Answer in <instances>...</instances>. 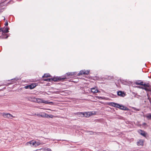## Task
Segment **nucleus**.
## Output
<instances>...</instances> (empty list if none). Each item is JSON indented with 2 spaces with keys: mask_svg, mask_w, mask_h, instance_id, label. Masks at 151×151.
I'll return each instance as SVG.
<instances>
[{
  "mask_svg": "<svg viewBox=\"0 0 151 151\" xmlns=\"http://www.w3.org/2000/svg\"><path fill=\"white\" fill-rule=\"evenodd\" d=\"M117 95L122 97L124 96H125V94L122 91H119L117 93Z\"/></svg>",
  "mask_w": 151,
  "mask_h": 151,
  "instance_id": "1a4fd4ad",
  "label": "nucleus"
},
{
  "mask_svg": "<svg viewBox=\"0 0 151 151\" xmlns=\"http://www.w3.org/2000/svg\"><path fill=\"white\" fill-rule=\"evenodd\" d=\"M35 144H36V146H37L40 145V143L39 142H36Z\"/></svg>",
  "mask_w": 151,
  "mask_h": 151,
  "instance_id": "a878e982",
  "label": "nucleus"
},
{
  "mask_svg": "<svg viewBox=\"0 0 151 151\" xmlns=\"http://www.w3.org/2000/svg\"><path fill=\"white\" fill-rule=\"evenodd\" d=\"M48 117H47V118H52L54 116L52 115H49L48 114Z\"/></svg>",
  "mask_w": 151,
  "mask_h": 151,
  "instance_id": "b1692460",
  "label": "nucleus"
},
{
  "mask_svg": "<svg viewBox=\"0 0 151 151\" xmlns=\"http://www.w3.org/2000/svg\"><path fill=\"white\" fill-rule=\"evenodd\" d=\"M12 80H16V81H17L18 80V79H16V78H14V79H12Z\"/></svg>",
  "mask_w": 151,
  "mask_h": 151,
  "instance_id": "2f4dec72",
  "label": "nucleus"
},
{
  "mask_svg": "<svg viewBox=\"0 0 151 151\" xmlns=\"http://www.w3.org/2000/svg\"><path fill=\"white\" fill-rule=\"evenodd\" d=\"M48 110H51L50 109H48Z\"/></svg>",
  "mask_w": 151,
  "mask_h": 151,
  "instance_id": "72a5a7b5",
  "label": "nucleus"
},
{
  "mask_svg": "<svg viewBox=\"0 0 151 151\" xmlns=\"http://www.w3.org/2000/svg\"><path fill=\"white\" fill-rule=\"evenodd\" d=\"M35 100V102H37V103H45V100L41 99L38 98H36Z\"/></svg>",
  "mask_w": 151,
  "mask_h": 151,
  "instance_id": "6e6552de",
  "label": "nucleus"
},
{
  "mask_svg": "<svg viewBox=\"0 0 151 151\" xmlns=\"http://www.w3.org/2000/svg\"><path fill=\"white\" fill-rule=\"evenodd\" d=\"M45 104H46L52 105L53 104V103L52 102L47 101L45 100Z\"/></svg>",
  "mask_w": 151,
  "mask_h": 151,
  "instance_id": "6ab92c4d",
  "label": "nucleus"
},
{
  "mask_svg": "<svg viewBox=\"0 0 151 151\" xmlns=\"http://www.w3.org/2000/svg\"><path fill=\"white\" fill-rule=\"evenodd\" d=\"M79 113H80L81 114H82V112H79Z\"/></svg>",
  "mask_w": 151,
  "mask_h": 151,
  "instance_id": "f704fd0d",
  "label": "nucleus"
},
{
  "mask_svg": "<svg viewBox=\"0 0 151 151\" xmlns=\"http://www.w3.org/2000/svg\"><path fill=\"white\" fill-rule=\"evenodd\" d=\"M25 88H26V89H27L28 88H29V85H27V86H25V87H24Z\"/></svg>",
  "mask_w": 151,
  "mask_h": 151,
  "instance_id": "cd10ccee",
  "label": "nucleus"
},
{
  "mask_svg": "<svg viewBox=\"0 0 151 151\" xmlns=\"http://www.w3.org/2000/svg\"><path fill=\"white\" fill-rule=\"evenodd\" d=\"M36 143V142L35 141L34 142H33V141H30L29 142H27L26 144V145H28L29 144H30V145H32V146L36 147V145H35V143Z\"/></svg>",
  "mask_w": 151,
  "mask_h": 151,
  "instance_id": "9d476101",
  "label": "nucleus"
},
{
  "mask_svg": "<svg viewBox=\"0 0 151 151\" xmlns=\"http://www.w3.org/2000/svg\"><path fill=\"white\" fill-rule=\"evenodd\" d=\"M27 98L29 101L33 102H35L36 98H35L33 96H28L27 97Z\"/></svg>",
  "mask_w": 151,
  "mask_h": 151,
  "instance_id": "0eeeda50",
  "label": "nucleus"
},
{
  "mask_svg": "<svg viewBox=\"0 0 151 151\" xmlns=\"http://www.w3.org/2000/svg\"><path fill=\"white\" fill-rule=\"evenodd\" d=\"M145 116L148 120H151V113H148L145 115Z\"/></svg>",
  "mask_w": 151,
  "mask_h": 151,
  "instance_id": "ddd939ff",
  "label": "nucleus"
},
{
  "mask_svg": "<svg viewBox=\"0 0 151 151\" xmlns=\"http://www.w3.org/2000/svg\"><path fill=\"white\" fill-rule=\"evenodd\" d=\"M138 145H143V142L142 140H139L137 142Z\"/></svg>",
  "mask_w": 151,
  "mask_h": 151,
  "instance_id": "dca6fc26",
  "label": "nucleus"
},
{
  "mask_svg": "<svg viewBox=\"0 0 151 151\" xmlns=\"http://www.w3.org/2000/svg\"><path fill=\"white\" fill-rule=\"evenodd\" d=\"M132 109L135 110L136 111H138L139 110L138 109H137L135 107H132Z\"/></svg>",
  "mask_w": 151,
  "mask_h": 151,
  "instance_id": "393cba45",
  "label": "nucleus"
},
{
  "mask_svg": "<svg viewBox=\"0 0 151 151\" xmlns=\"http://www.w3.org/2000/svg\"><path fill=\"white\" fill-rule=\"evenodd\" d=\"M118 104H117L114 102H110L109 103V105L112 106L116 107V106H117Z\"/></svg>",
  "mask_w": 151,
  "mask_h": 151,
  "instance_id": "4468645a",
  "label": "nucleus"
},
{
  "mask_svg": "<svg viewBox=\"0 0 151 151\" xmlns=\"http://www.w3.org/2000/svg\"><path fill=\"white\" fill-rule=\"evenodd\" d=\"M91 90V92L93 93H97L99 92V91L96 87L92 88Z\"/></svg>",
  "mask_w": 151,
  "mask_h": 151,
  "instance_id": "9b49d317",
  "label": "nucleus"
},
{
  "mask_svg": "<svg viewBox=\"0 0 151 151\" xmlns=\"http://www.w3.org/2000/svg\"><path fill=\"white\" fill-rule=\"evenodd\" d=\"M58 77H55V78H43V80L44 81H49V82H51L52 81H59L60 80L58 79Z\"/></svg>",
  "mask_w": 151,
  "mask_h": 151,
  "instance_id": "7ed1b4c3",
  "label": "nucleus"
},
{
  "mask_svg": "<svg viewBox=\"0 0 151 151\" xmlns=\"http://www.w3.org/2000/svg\"><path fill=\"white\" fill-rule=\"evenodd\" d=\"M138 132L141 135L144 137H146L147 133L143 130L141 129H139L138 131Z\"/></svg>",
  "mask_w": 151,
  "mask_h": 151,
  "instance_id": "423d86ee",
  "label": "nucleus"
},
{
  "mask_svg": "<svg viewBox=\"0 0 151 151\" xmlns=\"http://www.w3.org/2000/svg\"><path fill=\"white\" fill-rule=\"evenodd\" d=\"M37 84L36 83H32L31 85H29V89H32L34 88L37 86Z\"/></svg>",
  "mask_w": 151,
  "mask_h": 151,
  "instance_id": "f8f14e48",
  "label": "nucleus"
},
{
  "mask_svg": "<svg viewBox=\"0 0 151 151\" xmlns=\"http://www.w3.org/2000/svg\"><path fill=\"white\" fill-rule=\"evenodd\" d=\"M50 76V75L49 74L45 73L42 76L43 79L45 78H47Z\"/></svg>",
  "mask_w": 151,
  "mask_h": 151,
  "instance_id": "f3484780",
  "label": "nucleus"
},
{
  "mask_svg": "<svg viewBox=\"0 0 151 151\" xmlns=\"http://www.w3.org/2000/svg\"><path fill=\"white\" fill-rule=\"evenodd\" d=\"M76 74V72H68L66 73L64 76L59 77L58 79L60 81H62L65 79L69 78V77H70Z\"/></svg>",
  "mask_w": 151,
  "mask_h": 151,
  "instance_id": "f257e3e1",
  "label": "nucleus"
},
{
  "mask_svg": "<svg viewBox=\"0 0 151 151\" xmlns=\"http://www.w3.org/2000/svg\"><path fill=\"white\" fill-rule=\"evenodd\" d=\"M98 98L99 99H102V97H99V96H98Z\"/></svg>",
  "mask_w": 151,
  "mask_h": 151,
  "instance_id": "7c9ffc66",
  "label": "nucleus"
},
{
  "mask_svg": "<svg viewBox=\"0 0 151 151\" xmlns=\"http://www.w3.org/2000/svg\"><path fill=\"white\" fill-rule=\"evenodd\" d=\"M116 108H118L120 109L125 111L129 110V109L127 107L124 106L122 105H120L119 104H118L117 106H116Z\"/></svg>",
  "mask_w": 151,
  "mask_h": 151,
  "instance_id": "39448f33",
  "label": "nucleus"
},
{
  "mask_svg": "<svg viewBox=\"0 0 151 151\" xmlns=\"http://www.w3.org/2000/svg\"><path fill=\"white\" fill-rule=\"evenodd\" d=\"M8 24L7 20H6V22H5V24H4L5 26H7L8 25Z\"/></svg>",
  "mask_w": 151,
  "mask_h": 151,
  "instance_id": "bb28decb",
  "label": "nucleus"
},
{
  "mask_svg": "<svg viewBox=\"0 0 151 151\" xmlns=\"http://www.w3.org/2000/svg\"><path fill=\"white\" fill-rule=\"evenodd\" d=\"M46 150L47 151H51V149L50 148H47L46 149Z\"/></svg>",
  "mask_w": 151,
  "mask_h": 151,
  "instance_id": "c85d7f7f",
  "label": "nucleus"
},
{
  "mask_svg": "<svg viewBox=\"0 0 151 151\" xmlns=\"http://www.w3.org/2000/svg\"><path fill=\"white\" fill-rule=\"evenodd\" d=\"M136 83L137 85H141L143 86V82L142 81H141L139 83Z\"/></svg>",
  "mask_w": 151,
  "mask_h": 151,
  "instance_id": "5701e85b",
  "label": "nucleus"
},
{
  "mask_svg": "<svg viewBox=\"0 0 151 151\" xmlns=\"http://www.w3.org/2000/svg\"><path fill=\"white\" fill-rule=\"evenodd\" d=\"M2 17L4 18H3V19H4V20H5V17H4V16H3V17Z\"/></svg>",
  "mask_w": 151,
  "mask_h": 151,
  "instance_id": "473e14b6",
  "label": "nucleus"
},
{
  "mask_svg": "<svg viewBox=\"0 0 151 151\" xmlns=\"http://www.w3.org/2000/svg\"><path fill=\"white\" fill-rule=\"evenodd\" d=\"M83 74L85 75V73L84 72V70H81L80 72L77 75L78 76H80V75H82Z\"/></svg>",
  "mask_w": 151,
  "mask_h": 151,
  "instance_id": "a211bd4d",
  "label": "nucleus"
},
{
  "mask_svg": "<svg viewBox=\"0 0 151 151\" xmlns=\"http://www.w3.org/2000/svg\"><path fill=\"white\" fill-rule=\"evenodd\" d=\"M2 116L4 118H6L12 119V117H14L12 115L9 113H3L2 114Z\"/></svg>",
  "mask_w": 151,
  "mask_h": 151,
  "instance_id": "20e7f679",
  "label": "nucleus"
},
{
  "mask_svg": "<svg viewBox=\"0 0 151 151\" xmlns=\"http://www.w3.org/2000/svg\"><path fill=\"white\" fill-rule=\"evenodd\" d=\"M29 115H31V116H34V115H36L37 116H41V113H40L39 114H36V113H35L34 114H29Z\"/></svg>",
  "mask_w": 151,
  "mask_h": 151,
  "instance_id": "aec40b11",
  "label": "nucleus"
},
{
  "mask_svg": "<svg viewBox=\"0 0 151 151\" xmlns=\"http://www.w3.org/2000/svg\"><path fill=\"white\" fill-rule=\"evenodd\" d=\"M145 87H148L150 86V85L149 83H144L143 85Z\"/></svg>",
  "mask_w": 151,
  "mask_h": 151,
  "instance_id": "412c9836",
  "label": "nucleus"
},
{
  "mask_svg": "<svg viewBox=\"0 0 151 151\" xmlns=\"http://www.w3.org/2000/svg\"><path fill=\"white\" fill-rule=\"evenodd\" d=\"M2 35L0 36V38L1 39H7L8 37L9 36L5 34L6 33H8L9 31V28L7 27H2Z\"/></svg>",
  "mask_w": 151,
  "mask_h": 151,
  "instance_id": "f03ea898",
  "label": "nucleus"
},
{
  "mask_svg": "<svg viewBox=\"0 0 151 151\" xmlns=\"http://www.w3.org/2000/svg\"><path fill=\"white\" fill-rule=\"evenodd\" d=\"M48 114L45 113H41V117L43 118H46L48 117Z\"/></svg>",
  "mask_w": 151,
  "mask_h": 151,
  "instance_id": "2eb2a0df",
  "label": "nucleus"
},
{
  "mask_svg": "<svg viewBox=\"0 0 151 151\" xmlns=\"http://www.w3.org/2000/svg\"><path fill=\"white\" fill-rule=\"evenodd\" d=\"M84 72L85 73V75H88L89 74V71L88 70H84Z\"/></svg>",
  "mask_w": 151,
  "mask_h": 151,
  "instance_id": "4be33fe9",
  "label": "nucleus"
},
{
  "mask_svg": "<svg viewBox=\"0 0 151 151\" xmlns=\"http://www.w3.org/2000/svg\"><path fill=\"white\" fill-rule=\"evenodd\" d=\"M142 125L143 126H146L147 125V124L145 123H143L142 124Z\"/></svg>",
  "mask_w": 151,
  "mask_h": 151,
  "instance_id": "c756f323",
  "label": "nucleus"
}]
</instances>
